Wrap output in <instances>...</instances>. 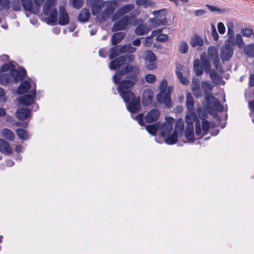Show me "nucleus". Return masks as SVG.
<instances>
[{
    "mask_svg": "<svg viewBox=\"0 0 254 254\" xmlns=\"http://www.w3.org/2000/svg\"><path fill=\"white\" fill-rule=\"evenodd\" d=\"M139 71L138 66L128 65L123 69L118 68L113 77L114 83L118 84V92L127 104L128 110L132 113H137L140 108V98H136L131 91L138 81Z\"/></svg>",
    "mask_w": 254,
    "mask_h": 254,
    "instance_id": "1",
    "label": "nucleus"
},
{
    "mask_svg": "<svg viewBox=\"0 0 254 254\" xmlns=\"http://www.w3.org/2000/svg\"><path fill=\"white\" fill-rule=\"evenodd\" d=\"M56 5V0H47L43 8L44 14L48 16V23L52 25L55 24L57 21L58 12Z\"/></svg>",
    "mask_w": 254,
    "mask_h": 254,
    "instance_id": "2",
    "label": "nucleus"
},
{
    "mask_svg": "<svg viewBox=\"0 0 254 254\" xmlns=\"http://www.w3.org/2000/svg\"><path fill=\"white\" fill-rule=\"evenodd\" d=\"M136 20V15L133 13L125 15L114 24L112 31H118L125 30L129 25H131L135 23Z\"/></svg>",
    "mask_w": 254,
    "mask_h": 254,
    "instance_id": "3",
    "label": "nucleus"
},
{
    "mask_svg": "<svg viewBox=\"0 0 254 254\" xmlns=\"http://www.w3.org/2000/svg\"><path fill=\"white\" fill-rule=\"evenodd\" d=\"M118 4V0H112L108 1L106 8L98 14L97 18L100 22L107 20L114 12L115 7Z\"/></svg>",
    "mask_w": 254,
    "mask_h": 254,
    "instance_id": "4",
    "label": "nucleus"
},
{
    "mask_svg": "<svg viewBox=\"0 0 254 254\" xmlns=\"http://www.w3.org/2000/svg\"><path fill=\"white\" fill-rule=\"evenodd\" d=\"M134 60V56L132 55L129 56H122L111 62L109 64V67L112 70L118 69L119 68L123 69L126 66L129 65H125V63L126 61L132 62Z\"/></svg>",
    "mask_w": 254,
    "mask_h": 254,
    "instance_id": "5",
    "label": "nucleus"
},
{
    "mask_svg": "<svg viewBox=\"0 0 254 254\" xmlns=\"http://www.w3.org/2000/svg\"><path fill=\"white\" fill-rule=\"evenodd\" d=\"M209 60L211 61L216 70L219 73L223 72V69L220 63L217 49L214 46H210L207 50Z\"/></svg>",
    "mask_w": 254,
    "mask_h": 254,
    "instance_id": "6",
    "label": "nucleus"
},
{
    "mask_svg": "<svg viewBox=\"0 0 254 254\" xmlns=\"http://www.w3.org/2000/svg\"><path fill=\"white\" fill-rule=\"evenodd\" d=\"M11 6L14 11L20 10L22 6L25 11L33 12L32 0H11Z\"/></svg>",
    "mask_w": 254,
    "mask_h": 254,
    "instance_id": "7",
    "label": "nucleus"
},
{
    "mask_svg": "<svg viewBox=\"0 0 254 254\" xmlns=\"http://www.w3.org/2000/svg\"><path fill=\"white\" fill-rule=\"evenodd\" d=\"M167 82L165 79H163L159 86L160 92L156 96L157 101L161 104H164L166 107L169 108L171 105V98L168 96H165L164 92L166 91Z\"/></svg>",
    "mask_w": 254,
    "mask_h": 254,
    "instance_id": "8",
    "label": "nucleus"
},
{
    "mask_svg": "<svg viewBox=\"0 0 254 254\" xmlns=\"http://www.w3.org/2000/svg\"><path fill=\"white\" fill-rule=\"evenodd\" d=\"M194 122H195V134L198 136L200 135L201 129L200 121L197 118L196 115L193 111H188L186 116V123L187 126H193Z\"/></svg>",
    "mask_w": 254,
    "mask_h": 254,
    "instance_id": "9",
    "label": "nucleus"
},
{
    "mask_svg": "<svg viewBox=\"0 0 254 254\" xmlns=\"http://www.w3.org/2000/svg\"><path fill=\"white\" fill-rule=\"evenodd\" d=\"M87 5L91 8L92 14L98 15L104 7L105 2L103 0H85Z\"/></svg>",
    "mask_w": 254,
    "mask_h": 254,
    "instance_id": "10",
    "label": "nucleus"
},
{
    "mask_svg": "<svg viewBox=\"0 0 254 254\" xmlns=\"http://www.w3.org/2000/svg\"><path fill=\"white\" fill-rule=\"evenodd\" d=\"M134 5L133 4L129 3L123 5L120 7L116 12L115 15L112 17V21H116L119 17L125 16L130 11L133 9Z\"/></svg>",
    "mask_w": 254,
    "mask_h": 254,
    "instance_id": "11",
    "label": "nucleus"
},
{
    "mask_svg": "<svg viewBox=\"0 0 254 254\" xmlns=\"http://www.w3.org/2000/svg\"><path fill=\"white\" fill-rule=\"evenodd\" d=\"M233 54V48L228 44H225L221 49L220 58L223 61H228L232 57Z\"/></svg>",
    "mask_w": 254,
    "mask_h": 254,
    "instance_id": "12",
    "label": "nucleus"
},
{
    "mask_svg": "<svg viewBox=\"0 0 254 254\" xmlns=\"http://www.w3.org/2000/svg\"><path fill=\"white\" fill-rule=\"evenodd\" d=\"M205 98L209 104L212 105L218 111L222 112L224 108L219 100L211 94H205Z\"/></svg>",
    "mask_w": 254,
    "mask_h": 254,
    "instance_id": "13",
    "label": "nucleus"
},
{
    "mask_svg": "<svg viewBox=\"0 0 254 254\" xmlns=\"http://www.w3.org/2000/svg\"><path fill=\"white\" fill-rule=\"evenodd\" d=\"M35 94L36 90L34 89L31 92V94L30 95H25L20 97L19 98V103L26 106H30L34 102Z\"/></svg>",
    "mask_w": 254,
    "mask_h": 254,
    "instance_id": "14",
    "label": "nucleus"
},
{
    "mask_svg": "<svg viewBox=\"0 0 254 254\" xmlns=\"http://www.w3.org/2000/svg\"><path fill=\"white\" fill-rule=\"evenodd\" d=\"M11 75V79H13L16 82L22 80L26 74V70L24 68H20L19 70L13 69L10 72Z\"/></svg>",
    "mask_w": 254,
    "mask_h": 254,
    "instance_id": "15",
    "label": "nucleus"
},
{
    "mask_svg": "<svg viewBox=\"0 0 254 254\" xmlns=\"http://www.w3.org/2000/svg\"><path fill=\"white\" fill-rule=\"evenodd\" d=\"M173 124L170 122H165L162 125H160L159 130L161 136L166 137L170 135L173 130Z\"/></svg>",
    "mask_w": 254,
    "mask_h": 254,
    "instance_id": "16",
    "label": "nucleus"
},
{
    "mask_svg": "<svg viewBox=\"0 0 254 254\" xmlns=\"http://www.w3.org/2000/svg\"><path fill=\"white\" fill-rule=\"evenodd\" d=\"M69 23V16L65 8L61 6L59 9V24L61 25H65Z\"/></svg>",
    "mask_w": 254,
    "mask_h": 254,
    "instance_id": "17",
    "label": "nucleus"
},
{
    "mask_svg": "<svg viewBox=\"0 0 254 254\" xmlns=\"http://www.w3.org/2000/svg\"><path fill=\"white\" fill-rule=\"evenodd\" d=\"M160 116V112L157 109H153L149 111L145 116V120L147 123H151L156 121Z\"/></svg>",
    "mask_w": 254,
    "mask_h": 254,
    "instance_id": "18",
    "label": "nucleus"
},
{
    "mask_svg": "<svg viewBox=\"0 0 254 254\" xmlns=\"http://www.w3.org/2000/svg\"><path fill=\"white\" fill-rule=\"evenodd\" d=\"M31 110L28 108H21L17 110L16 117L19 120L23 121L26 119L30 115Z\"/></svg>",
    "mask_w": 254,
    "mask_h": 254,
    "instance_id": "19",
    "label": "nucleus"
},
{
    "mask_svg": "<svg viewBox=\"0 0 254 254\" xmlns=\"http://www.w3.org/2000/svg\"><path fill=\"white\" fill-rule=\"evenodd\" d=\"M0 152L7 155L12 153V149L9 143L3 139H0Z\"/></svg>",
    "mask_w": 254,
    "mask_h": 254,
    "instance_id": "20",
    "label": "nucleus"
},
{
    "mask_svg": "<svg viewBox=\"0 0 254 254\" xmlns=\"http://www.w3.org/2000/svg\"><path fill=\"white\" fill-rule=\"evenodd\" d=\"M150 30V28L146 24L142 23L135 29L134 32L137 35H143L147 34Z\"/></svg>",
    "mask_w": 254,
    "mask_h": 254,
    "instance_id": "21",
    "label": "nucleus"
},
{
    "mask_svg": "<svg viewBox=\"0 0 254 254\" xmlns=\"http://www.w3.org/2000/svg\"><path fill=\"white\" fill-rule=\"evenodd\" d=\"M90 17V13L89 9L87 8H84L80 11L78 16V19L81 22H86Z\"/></svg>",
    "mask_w": 254,
    "mask_h": 254,
    "instance_id": "22",
    "label": "nucleus"
},
{
    "mask_svg": "<svg viewBox=\"0 0 254 254\" xmlns=\"http://www.w3.org/2000/svg\"><path fill=\"white\" fill-rule=\"evenodd\" d=\"M148 22L151 26L156 27L161 25H165L167 24V20L166 17H160L150 18L148 20Z\"/></svg>",
    "mask_w": 254,
    "mask_h": 254,
    "instance_id": "23",
    "label": "nucleus"
},
{
    "mask_svg": "<svg viewBox=\"0 0 254 254\" xmlns=\"http://www.w3.org/2000/svg\"><path fill=\"white\" fill-rule=\"evenodd\" d=\"M126 33L123 32H119L114 33L111 38V42L113 45H116L119 43L125 37Z\"/></svg>",
    "mask_w": 254,
    "mask_h": 254,
    "instance_id": "24",
    "label": "nucleus"
},
{
    "mask_svg": "<svg viewBox=\"0 0 254 254\" xmlns=\"http://www.w3.org/2000/svg\"><path fill=\"white\" fill-rule=\"evenodd\" d=\"M31 87V84L28 81L22 82L18 86L17 93L19 95L26 93Z\"/></svg>",
    "mask_w": 254,
    "mask_h": 254,
    "instance_id": "25",
    "label": "nucleus"
},
{
    "mask_svg": "<svg viewBox=\"0 0 254 254\" xmlns=\"http://www.w3.org/2000/svg\"><path fill=\"white\" fill-rule=\"evenodd\" d=\"M121 45L116 46L112 47L110 50L109 58L112 60L117 57L120 54H123L121 50Z\"/></svg>",
    "mask_w": 254,
    "mask_h": 254,
    "instance_id": "26",
    "label": "nucleus"
},
{
    "mask_svg": "<svg viewBox=\"0 0 254 254\" xmlns=\"http://www.w3.org/2000/svg\"><path fill=\"white\" fill-rule=\"evenodd\" d=\"M204 44L203 39L197 35H194L192 37L190 41V44L191 47H195L196 46L201 47Z\"/></svg>",
    "mask_w": 254,
    "mask_h": 254,
    "instance_id": "27",
    "label": "nucleus"
},
{
    "mask_svg": "<svg viewBox=\"0 0 254 254\" xmlns=\"http://www.w3.org/2000/svg\"><path fill=\"white\" fill-rule=\"evenodd\" d=\"M153 96L149 90H145L143 93L142 102L144 105L147 106L150 104L152 101Z\"/></svg>",
    "mask_w": 254,
    "mask_h": 254,
    "instance_id": "28",
    "label": "nucleus"
},
{
    "mask_svg": "<svg viewBox=\"0 0 254 254\" xmlns=\"http://www.w3.org/2000/svg\"><path fill=\"white\" fill-rule=\"evenodd\" d=\"M200 64L206 73H208V72L212 69H211V64L209 60L204 59L201 57Z\"/></svg>",
    "mask_w": 254,
    "mask_h": 254,
    "instance_id": "29",
    "label": "nucleus"
},
{
    "mask_svg": "<svg viewBox=\"0 0 254 254\" xmlns=\"http://www.w3.org/2000/svg\"><path fill=\"white\" fill-rule=\"evenodd\" d=\"M200 61L199 59H195L193 62V68L197 76H199L203 73L204 69L200 64Z\"/></svg>",
    "mask_w": 254,
    "mask_h": 254,
    "instance_id": "30",
    "label": "nucleus"
},
{
    "mask_svg": "<svg viewBox=\"0 0 254 254\" xmlns=\"http://www.w3.org/2000/svg\"><path fill=\"white\" fill-rule=\"evenodd\" d=\"M160 123L157 122L155 124L146 126V129L151 134L154 135L158 130H159Z\"/></svg>",
    "mask_w": 254,
    "mask_h": 254,
    "instance_id": "31",
    "label": "nucleus"
},
{
    "mask_svg": "<svg viewBox=\"0 0 254 254\" xmlns=\"http://www.w3.org/2000/svg\"><path fill=\"white\" fill-rule=\"evenodd\" d=\"M2 136L7 140L13 141L15 135L13 132L9 129L4 128L2 130Z\"/></svg>",
    "mask_w": 254,
    "mask_h": 254,
    "instance_id": "32",
    "label": "nucleus"
},
{
    "mask_svg": "<svg viewBox=\"0 0 254 254\" xmlns=\"http://www.w3.org/2000/svg\"><path fill=\"white\" fill-rule=\"evenodd\" d=\"M12 81L11 75L10 73H2L0 74V84L6 85Z\"/></svg>",
    "mask_w": 254,
    "mask_h": 254,
    "instance_id": "33",
    "label": "nucleus"
},
{
    "mask_svg": "<svg viewBox=\"0 0 254 254\" xmlns=\"http://www.w3.org/2000/svg\"><path fill=\"white\" fill-rule=\"evenodd\" d=\"M208 73L210 74V77L212 81L215 84L219 83L220 80H221V77L220 75L217 73L216 71L214 69H212L210 71L208 72Z\"/></svg>",
    "mask_w": 254,
    "mask_h": 254,
    "instance_id": "34",
    "label": "nucleus"
},
{
    "mask_svg": "<svg viewBox=\"0 0 254 254\" xmlns=\"http://www.w3.org/2000/svg\"><path fill=\"white\" fill-rule=\"evenodd\" d=\"M214 127V124L213 123H209L206 120L202 121V130L203 132V135L207 133L210 127Z\"/></svg>",
    "mask_w": 254,
    "mask_h": 254,
    "instance_id": "35",
    "label": "nucleus"
},
{
    "mask_svg": "<svg viewBox=\"0 0 254 254\" xmlns=\"http://www.w3.org/2000/svg\"><path fill=\"white\" fill-rule=\"evenodd\" d=\"M186 105L188 111H193L194 103L192 96L190 93L187 94Z\"/></svg>",
    "mask_w": 254,
    "mask_h": 254,
    "instance_id": "36",
    "label": "nucleus"
},
{
    "mask_svg": "<svg viewBox=\"0 0 254 254\" xmlns=\"http://www.w3.org/2000/svg\"><path fill=\"white\" fill-rule=\"evenodd\" d=\"M244 52L249 57H254V44L245 46L244 49Z\"/></svg>",
    "mask_w": 254,
    "mask_h": 254,
    "instance_id": "37",
    "label": "nucleus"
},
{
    "mask_svg": "<svg viewBox=\"0 0 254 254\" xmlns=\"http://www.w3.org/2000/svg\"><path fill=\"white\" fill-rule=\"evenodd\" d=\"M185 136L189 140H192L194 137L193 126L186 127L185 130Z\"/></svg>",
    "mask_w": 254,
    "mask_h": 254,
    "instance_id": "38",
    "label": "nucleus"
},
{
    "mask_svg": "<svg viewBox=\"0 0 254 254\" xmlns=\"http://www.w3.org/2000/svg\"><path fill=\"white\" fill-rule=\"evenodd\" d=\"M17 136L22 140H27L29 138V135L24 129L18 128L16 130Z\"/></svg>",
    "mask_w": 254,
    "mask_h": 254,
    "instance_id": "39",
    "label": "nucleus"
},
{
    "mask_svg": "<svg viewBox=\"0 0 254 254\" xmlns=\"http://www.w3.org/2000/svg\"><path fill=\"white\" fill-rule=\"evenodd\" d=\"M168 137L166 138L165 142L169 144H175L178 140V133L173 132L171 135H168Z\"/></svg>",
    "mask_w": 254,
    "mask_h": 254,
    "instance_id": "40",
    "label": "nucleus"
},
{
    "mask_svg": "<svg viewBox=\"0 0 254 254\" xmlns=\"http://www.w3.org/2000/svg\"><path fill=\"white\" fill-rule=\"evenodd\" d=\"M121 50H122L123 54L126 53H133L136 50V49L132 47L130 44H128L122 46Z\"/></svg>",
    "mask_w": 254,
    "mask_h": 254,
    "instance_id": "41",
    "label": "nucleus"
},
{
    "mask_svg": "<svg viewBox=\"0 0 254 254\" xmlns=\"http://www.w3.org/2000/svg\"><path fill=\"white\" fill-rule=\"evenodd\" d=\"M201 87L204 91V95L210 94L208 91H211L213 88V85L208 81H202Z\"/></svg>",
    "mask_w": 254,
    "mask_h": 254,
    "instance_id": "42",
    "label": "nucleus"
},
{
    "mask_svg": "<svg viewBox=\"0 0 254 254\" xmlns=\"http://www.w3.org/2000/svg\"><path fill=\"white\" fill-rule=\"evenodd\" d=\"M206 6L208 9L212 12H218L220 13H224L229 11V9L228 8H220L209 4H206Z\"/></svg>",
    "mask_w": 254,
    "mask_h": 254,
    "instance_id": "43",
    "label": "nucleus"
},
{
    "mask_svg": "<svg viewBox=\"0 0 254 254\" xmlns=\"http://www.w3.org/2000/svg\"><path fill=\"white\" fill-rule=\"evenodd\" d=\"M145 60L148 62H154L156 60L155 54L150 51H147L145 53Z\"/></svg>",
    "mask_w": 254,
    "mask_h": 254,
    "instance_id": "44",
    "label": "nucleus"
},
{
    "mask_svg": "<svg viewBox=\"0 0 254 254\" xmlns=\"http://www.w3.org/2000/svg\"><path fill=\"white\" fill-rule=\"evenodd\" d=\"M84 0H70L72 6L76 9H80L83 5Z\"/></svg>",
    "mask_w": 254,
    "mask_h": 254,
    "instance_id": "45",
    "label": "nucleus"
},
{
    "mask_svg": "<svg viewBox=\"0 0 254 254\" xmlns=\"http://www.w3.org/2000/svg\"><path fill=\"white\" fill-rule=\"evenodd\" d=\"M135 3L137 5H143L146 7L148 5H151L153 4V2L149 0H135Z\"/></svg>",
    "mask_w": 254,
    "mask_h": 254,
    "instance_id": "46",
    "label": "nucleus"
},
{
    "mask_svg": "<svg viewBox=\"0 0 254 254\" xmlns=\"http://www.w3.org/2000/svg\"><path fill=\"white\" fill-rule=\"evenodd\" d=\"M189 46L187 43L185 41L181 42L179 46V51L182 54H186L188 52Z\"/></svg>",
    "mask_w": 254,
    "mask_h": 254,
    "instance_id": "47",
    "label": "nucleus"
},
{
    "mask_svg": "<svg viewBox=\"0 0 254 254\" xmlns=\"http://www.w3.org/2000/svg\"><path fill=\"white\" fill-rule=\"evenodd\" d=\"M236 45L240 48L242 49L244 47L245 43L243 40L241 34H238L236 36Z\"/></svg>",
    "mask_w": 254,
    "mask_h": 254,
    "instance_id": "48",
    "label": "nucleus"
},
{
    "mask_svg": "<svg viewBox=\"0 0 254 254\" xmlns=\"http://www.w3.org/2000/svg\"><path fill=\"white\" fill-rule=\"evenodd\" d=\"M10 6L9 0H0V10L8 9Z\"/></svg>",
    "mask_w": 254,
    "mask_h": 254,
    "instance_id": "49",
    "label": "nucleus"
},
{
    "mask_svg": "<svg viewBox=\"0 0 254 254\" xmlns=\"http://www.w3.org/2000/svg\"><path fill=\"white\" fill-rule=\"evenodd\" d=\"M184 128V124L183 121H179L177 123L174 132L178 133L182 132Z\"/></svg>",
    "mask_w": 254,
    "mask_h": 254,
    "instance_id": "50",
    "label": "nucleus"
},
{
    "mask_svg": "<svg viewBox=\"0 0 254 254\" xmlns=\"http://www.w3.org/2000/svg\"><path fill=\"white\" fill-rule=\"evenodd\" d=\"M176 74L182 84H183L184 85H187L188 84V80L186 77L183 76V73L181 71H176Z\"/></svg>",
    "mask_w": 254,
    "mask_h": 254,
    "instance_id": "51",
    "label": "nucleus"
},
{
    "mask_svg": "<svg viewBox=\"0 0 254 254\" xmlns=\"http://www.w3.org/2000/svg\"><path fill=\"white\" fill-rule=\"evenodd\" d=\"M166 9H162L158 10H155L152 12L153 14L156 17H166Z\"/></svg>",
    "mask_w": 254,
    "mask_h": 254,
    "instance_id": "52",
    "label": "nucleus"
},
{
    "mask_svg": "<svg viewBox=\"0 0 254 254\" xmlns=\"http://www.w3.org/2000/svg\"><path fill=\"white\" fill-rule=\"evenodd\" d=\"M14 66L13 64L10 63L5 64L0 67V71L1 72H5L8 70H11L13 69Z\"/></svg>",
    "mask_w": 254,
    "mask_h": 254,
    "instance_id": "53",
    "label": "nucleus"
},
{
    "mask_svg": "<svg viewBox=\"0 0 254 254\" xmlns=\"http://www.w3.org/2000/svg\"><path fill=\"white\" fill-rule=\"evenodd\" d=\"M197 114L200 119L203 121L206 120V118L207 116V113L206 111L202 108H198L197 110Z\"/></svg>",
    "mask_w": 254,
    "mask_h": 254,
    "instance_id": "54",
    "label": "nucleus"
},
{
    "mask_svg": "<svg viewBox=\"0 0 254 254\" xmlns=\"http://www.w3.org/2000/svg\"><path fill=\"white\" fill-rule=\"evenodd\" d=\"M241 33L244 36L247 37H250L252 35H254L253 30L251 28L242 29Z\"/></svg>",
    "mask_w": 254,
    "mask_h": 254,
    "instance_id": "55",
    "label": "nucleus"
},
{
    "mask_svg": "<svg viewBox=\"0 0 254 254\" xmlns=\"http://www.w3.org/2000/svg\"><path fill=\"white\" fill-rule=\"evenodd\" d=\"M145 79L147 82L152 83L156 81V77L154 74H148L145 75Z\"/></svg>",
    "mask_w": 254,
    "mask_h": 254,
    "instance_id": "56",
    "label": "nucleus"
},
{
    "mask_svg": "<svg viewBox=\"0 0 254 254\" xmlns=\"http://www.w3.org/2000/svg\"><path fill=\"white\" fill-rule=\"evenodd\" d=\"M192 91L196 98H199L202 96V92L200 88L192 89Z\"/></svg>",
    "mask_w": 254,
    "mask_h": 254,
    "instance_id": "57",
    "label": "nucleus"
},
{
    "mask_svg": "<svg viewBox=\"0 0 254 254\" xmlns=\"http://www.w3.org/2000/svg\"><path fill=\"white\" fill-rule=\"evenodd\" d=\"M198 88H200L199 80L197 78H193L192 79L191 89Z\"/></svg>",
    "mask_w": 254,
    "mask_h": 254,
    "instance_id": "58",
    "label": "nucleus"
},
{
    "mask_svg": "<svg viewBox=\"0 0 254 254\" xmlns=\"http://www.w3.org/2000/svg\"><path fill=\"white\" fill-rule=\"evenodd\" d=\"M212 36L215 41L218 40L219 35L216 31V28L214 25H211Z\"/></svg>",
    "mask_w": 254,
    "mask_h": 254,
    "instance_id": "59",
    "label": "nucleus"
},
{
    "mask_svg": "<svg viewBox=\"0 0 254 254\" xmlns=\"http://www.w3.org/2000/svg\"><path fill=\"white\" fill-rule=\"evenodd\" d=\"M168 38V36L167 35L160 34L156 37V39L159 42H165L167 40Z\"/></svg>",
    "mask_w": 254,
    "mask_h": 254,
    "instance_id": "60",
    "label": "nucleus"
},
{
    "mask_svg": "<svg viewBox=\"0 0 254 254\" xmlns=\"http://www.w3.org/2000/svg\"><path fill=\"white\" fill-rule=\"evenodd\" d=\"M225 44H228L232 47L236 45V38L234 36H229Z\"/></svg>",
    "mask_w": 254,
    "mask_h": 254,
    "instance_id": "61",
    "label": "nucleus"
},
{
    "mask_svg": "<svg viewBox=\"0 0 254 254\" xmlns=\"http://www.w3.org/2000/svg\"><path fill=\"white\" fill-rule=\"evenodd\" d=\"M218 32L220 34H223L225 32V27L224 25V24L220 22L218 23L217 25Z\"/></svg>",
    "mask_w": 254,
    "mask_h": 254,
    "instance_id": "62",
    "label": "nucleus"
},
{
    "mask_svg": "<svg viewBox=\"0 0 254 254\" xmlns=\"http://www.w3.org/2000/svg\"><path fill=\"white\" fill-rule=\"evenodd\" d=\"M146 67L148 69L153 70L156 68L157 65L154 62H148L146 63Z\"/></svg>",
    "mask_w": 254,
    "mask_h": 254,
    "instance_id": "63",
    "label": "nucleus"
},
{
    "mask_svg": "<svg viewBox=\"0 0 254 254\" xmlns=\"http://www.w3.org/2000/svg\"><path fill=\"white\" fill-rule=\"evenodd\" d=\"M136 121H138V123L141 125H143L144 122L143 121V114H139L137 115L134 118Z\"/></svg>",
    "mask_w": 254,
    "mask_h": 254,
    "instance_id": "64",
    "label": "nucleus"
}]
</instances>
